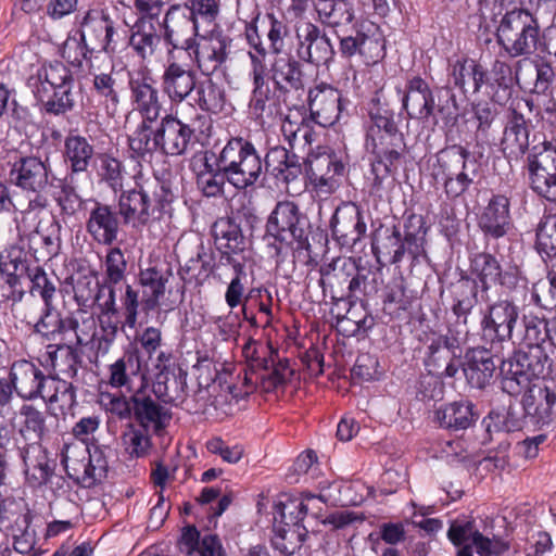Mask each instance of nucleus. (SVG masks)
<instances>
[{
  "label": "nucleus",
  "instance_id": "obj_1",
  "mask_svg": "<svg viewBox=\"0 0 556 556\" xmlns=\"http://www.w3.org/2000/svg\"><path fill=\"white\" fill-rule=\"evenodd\" d=\"M210 128L206 115L201 114L194 105L186 104L176 110V114H167L161 118L154 129L128 135V147L131 157L146 161L155 152L164 155L178 156L205 135Z\"/></svg>",
  "mask_w": 556,
  "mask_h": 556
},
{
  "label": "nucleus",
  "instance_id": "obj_2",
  "mask_svg": "<svg viewBox=\"0 0 556 556\" xmlns=\"http://www.w3.org/2000/svg\"><path fill=\"white\" fill-rule=\"evenodd\" d=\"M173 199L174 194L167 186L144 179L139 172L132 176V185H127L118 193V214L125 225L141 230L160 222Z\"/></svg>",
  "mask_w": 556,
  "mask_h": 556
},
{
  "label": "nucleus",
  "instance_id": "obj_3",
  "mask_svg": "<svg viewBox=\"0 0 556 556\" xmlns=\"http://www.w3.org/2000/svg\"><path fill=\"white\" fill-rule=\"evenodd\" d=\"M478 168V162L469 150L453 144L437 154L432 176L437 181L443 182L447 198H458L473 184Z\"/></svg>",
  "mask_w": 556,
  "mask_h": 556
},
{
  "label": "nucleus",
  "instance_id": "obj_4",
  "mask_svg": "<svg viewBox=\"0 0 556 556\" xmlns=\"http://www.w3.org/2000/svg\"><path fill=\"white\" fill-rule=\"evenodd\" d=\"M497 43L510 58L529 56L538 49V18L525 9L506 12L496 28Z\"/></svg>",
  "mask_w": 556,
  "mask_h": 556
},
{
  "label": "nucleus",
  "instance_id": "obj_5",
  "mask_svg": "<svg viewBox=\"0 0 556 556\" xmlns=\"http://www.w3.org/2000/svg\"><path fill=\"white\" fill-rule=\"evenodd\" d=\"M222 168L227 181L237 189H247L256 184L263 162L255 147L242 138H233L220 151Z\"/></svg>",
  "mask_w": 556,
  "mask_h": 556
},
{
  "label": "nucleus",
  "instance_id": "obj_6",
  "mask_svg": "<svg viewBox=\"0 0 556 556\" xmlns=\"http://www.w3.org/2000/svg\"><path fill=\"white\" fill-rule=\"evenodd\" d=\"M365 146L375 156L371 173L375 176V185L380 186L387 177L397 172L404 161L406 153L404 135L402 131H394L366 137Z\"/></svg>",
  "mask_w": 556,
  "mask_h": 556
},
{
  "label": "nucleus",
  "instance_id": "obj_7",
  "mask_svg": "<svg viewBox=\"0 0 556 556\" xmlns=\"http://www.w3.org/2000/svg\"><path fill=\"white\" fill-rule=\"evenodd\" d=\"M448 540L458 547L457 556H500L509 549V544L500 536L489 538L481 533L475 520H454L447 530Z\"/></svg>",
  "mask_w": 556,
  "mask_h": 556
},
{
  "label": "nucleus",
  "instance_id": "obj_8",
  "mask_svg": "<svg viewBox=\"0 0 556 556\" xmlns=\"http://www.w3.org/2000/svg\"><path fill=\"white\" fill-rule=\"evenodd\" d=\"M520 318L519 306L509 299H500L490 304L482 316L481 339L491 346L515 342V328Z\"/></svg>",
  "mask_w": 556,
  "mask_h": 556
},
{
  "label": "nucleus",
  "instance_id": "obj_9",
  "mask_svg": "<svg viewBox=\"0 0 556 556\" xmlns=\"http://www.w3.org/2000/svg\"><path fill=\"white\" fill-rule=\"evenodd\" d=\"M527 170L530 188L556 202V147L547 141L533 146L527 156Z\"/></svg>",
  "mask_w": 556,
  "mask_h": 556
},
{
  "label": "nucleus",
  "instance_id": "obj_10",
  "mask_svg": "<svg viewBox=\"0 0 556 556\" xmlns=\"http://www.w3.org/2000/svg\"><path fill=\"white\" fill-rule=\"evenodd\" d=\"M307 513V504L291 502L282 505L280 520L275 517L271 543L281 554L290 556L301 547L307 535V530L302 525Z\"/></svg>",
  "mask_w": 556,
  "mask_h": 556
},
{
  "label": "nucleus",
  "instance_id": "obj_11",
  "mask_svg": "<svg viewBox=\"0 0 556 556\" xmlns=\"http://www.w3.org/2000/svg\"><path fill=\"white\" fill-rule=\"evenodd\" d=\"M266 233L280 244L303 243L307 239V219L294 202H278L267 219ZM281 249L282 245L276 247V253Z\"/></svg>",
  "mask_w": 556,
  "mask_h": 556
},
{
  "label": "nucleus",
  "instance_id": "obj_12",
  "mask_svg": "<svg viewBox=\"0 0 556 556\" xmlns=\"http://www.w3.org/2000/svg\"><path fill=\"white\" fill-rule=\"evenodd\" d=\"M52 170L48 160L37 156H20L9 170L8 180L11 185L25 192L43 193L51 185Z\"/></svg>",
  "mask_w": 556,
  "mask_h": 556
},
{
  "label": "nucleus",
  "instance_id": "obj_13",
  "mask_svg": "<svg viewBox=\"0 0 556 556\" xmlns=\"http://www.w3.org/2000/svg\"><path fill=\"white\" fill-rule=\"evenodd\" d=\"M149 381L147 376L141 377V383L132 392L135 405L134 418L138 426L150 429L155 434H161L172 419L170 410L161 404L156 397L148 392Z\"/></svg>",
  "mask_w": 556,
  "mask_h": 556
},
{
  "label": "nucleus",
  "instance_id": "obj_14",
  "mask_svg": "<svg viewBox=\"0 0 556 556\" xmlns=\"http://www.w3.org/2000/svg\"><path fill=\"white\" fill-rule=\"evenodd\" d=\"M296 55L300 60L316 66L327 65L334 55L333 46L320 28L303 22L296 26Z\"/></svg>",
  "mask_w": 556,
  "mask_h": 556
},
{
  "label": "nucleus",
  "instance_id": "obj_15",
  "mask_svg": "<svg viewBox=\"0 0 556 556\" xmlns=\"http://www.w3.org/2000/svg\"><path fill=\"white\" fill-rule=\"evenodd\" d=\"M115 22L103 11L89 10L80 22V38L93 51L113 53L117 47Z\"/></svg>",
  "mask_w": 556,
  "mask_h": 556
},
{
  "label": "nucleus",
  "instance_id": "obj_16",
  "mask_svg": "<svg viewBox=\"0 0 556 556\" xmlns=\"http://www.w3.org/2000/svg\"><path fill=\"white\" fill-rule=\"evenodd\" d=\"M306 175L317 192L331 194L340 185V177L344 174V164L334 153L317 152L308 154Z\"/></svg>",
  "mask_w": 556,
  "mask_h": 556
},
{
  "label": "nucleus",
  "instance_id": "obj_17",
  "mask_svg": "<svg viewBox=\"0 0 556 556\" xmlns=\"http://www.w3.org/2000/svg\"><path fill=\"white\" fill-rule=\"evenodd\" d=\"M129 89L134 110L141 116V122L131 134L146 131L161 116L162 103L159 90L154 87L151 77L130 79Z\"/></svg>",
  "mask_w": 556,
  "mask_h": 556
},
{
  "label": "nucleus",
  "instance_id": "obj_18",
  "mask_svg": "<svg viewBox=\"0 0 556 556\" xmlns=\"http://www.w3.org/2000/svg\"><path fill=\"white\" fill-rule=\"evenodd\" d=\"M164 38L174 49L194 51L198 35L195 17L180 5H172L164 17Z\"/></svg>",
  "mask_w": 556,
  "mask_h": 556
},
{
  "label": "nucleus",
  "instance_id": "obj_19",
  "mask_svg": "<svg viewBox=\"0 0 556 556\" xmlns=\"http://www.w3.org/2000/svg\"><path fill=\"white\" fill-rule=\"evenodd\" d=\"M330 226L333 238L343 248H353L363 239L367 230L363 212L353 202H346L337 207Z\"/></svg>",
  "mask_w": 556,
  "mask_h": 556
},
{
  "label": "nucleus",
  "instance_id": "obj_20",
  "mask_svg": "<svg viewBox=\"0 0 556 556\" xmlns=\"http://www.w3.org/2000/svg\"><path fill=\"white\" fill-rule=\"evenodd\" d=\"M230 49V39L220 33H212L208 36H199L194 42V51H191L201 73L211 76L227 61Z\"/></svg>",
  "mask_w": 556,
  "mask_h": 556
},
{
  "label": "nucleus",
  "instance_id": "obj_21",
  "mask_svg": "<svg viewBox=\"0 0 556 556\" xmlns=\"http://www.w3.org/2000/svg\"><path fill=\"white\" fill-rule=\"evenodd\" d=\"M162 90L174 104L184 105V101L194 91L195 73L190 65L180 64L172 54L161 77Z\"/></svg>",
  "mask_w": 556,
  "mask_h": 556
},
{
  "label": "nucleus",
  "instance_id": "obj_22",
  "mask_svg": "<svg viewBox=\"0 0 556 556\" xmlns=\"http://www.w3.org/2000/svg\"><path fill=\"white\" fill-rule=\"evenodd\" d=\"M308 108L313 121L323 126H332L342 112V97L338 89L321 83L308 91Z\"/></svg>",
  "mask_w": 556,
  "mask_h": 556
},
{
  "label": "nucleus",
  "instance_id": "obj_23",
  "mask_svg": "<svg viewBox=\"0 0 556 556\" xmlns=\"http://www.w3.org/2000/svg\"><path fill=\"white\" fill-rule=\"evenodd\" d=\"M522 406L532 426L542 428L556 421V392L547 387L532 384L522 397Z\"/></svg>",
  "mask_w": 556,
  "mask_h": 556
},
{
  "label": "nucleus",
  "instance_id": "obj_24",
  "mask_svg": "<svg viewBox=\"0 0 556 556\" xmlns=\"http://www.w3.org/2000/svg\"><path fill=\"white\" fill-rule=\"evenodd\" d=\"M9 378L23 401H35L42 395L47 375L30 361L20 359L11 365Z\"/></svg>",
  "mask_w": 556,
  "mask_h": 556
},
{
  "label": "nucleus",
  "instance_id": "obj_25",
  "mask_svg": "<svg viewBox=\"0 0 556 556\" xmlns=\"http://www.w3.org/2000/svg\"><path fill=\"white\" fill-rule=\"evenodd\" d=\"M510 201L505 194H494L483 208L478 225L485 237L500 239L511 228Z\"/></svg>",
  "mask_w": 556,
  "mask_h": 556
},
{
  "label": "nucleus",
  "instance_id": "obj_26",
  "mask_svg": "<svg viewBox=\"0 0 556 556\" xmlns=\"http://www.w3.org/2000/svg\"><path fill=\"white\" fill-rule=\"evenodd\" d=\"M403 109L410 118L429 121L435 110L433 92L419 76L410 78L402 97Z\"/></svg>",
  "mask_w": 556,
  "mask_h": 556
},
{
  "label": "nucleus",
  "instance_id": "obj_27",
  "mask_svg": "<svg viewBox=\"0 0 556 556\" xmlns=\"http://www.w3.org/2000/svg\"><path fill=\"white\" fill-rule=\"evenodd\" d=\"M87 232L103 245H112L119 232V214L109 204L96 202L86 223Z\"/></svg>",
  "mask_w": 556,
  "mask_h": 556
},
{
  "label": "nucleus",
  "instance_id": "obj_28",
  "mask_svg": "<svg viewBox=\"0 0 556 556\" xmlns=\"http://www.w3.org/2000/svg\"><path fill=\"white\" fill-rule=\"evenodd\" d=\"M26 254L20 248L12 247L0 254V271L7 276V283L10 292L3 296L14 303L20 302L24 298L25 292L17 289L20 278L26 277L36 263H29Z\"/></svg>",
  "mask_w": 556,
  "mask_h": 556
},
{
  "label": "nucleus",
  "instance_id": "obj_29",
  "mask_svg": "<svg viewBox=\"0 0 556 556\" xmlns=\"http://www.w3.org/2000/svg\"><path fill=\"white\" fill-rule=\"evenodd\" d=\"M270 78L277 91L287 94L303 91L305 78L299 60L290 54L277 56L270 65Z\"/></svg>",
  "mask_w": 556,
  "mask_h": 556
},
{
  "label": "nucleus",
  "instance_id": "obj_30",
  "mask_svg": "<svg viewBox=\"0 0 556 556\" xmlns=\"http://www.w3.org/2000/svg\"><path fill=\"white\" fill-rule=\"evenodd\" d=\"M525 64H527V59L518 61L514 73L513 67L504 61L496 60L493 63L488 85L491 88L494 102L503 104L509 99L514 84H520L522 79Z\"/></svg>",
  "mask_w": 556,
  "mask_h": 556
},
{
  "label": "nucleus",
  "instance_id": "obj_31",
  "mask_svg": "<svg viewBox=\"0 0 556 556\" xmlns=\"http://www.w3.org/2000/svg\"><path fill=\"white\" fill-rule=\"evenodd\" d=\"M73 75L62 62L54 61L42 64L35 74L27 79V87L31 93L46 94L47 88L73 87Z\"/></svg>",
  "mask_w": 556,
  "mask_h": 556
},
{
  "label": "nucleus",
  "instance_id": "obj_32",
  "mask_svg": "<svg viewBox=\"0 0 556 556\" xmlns=\"http://www.w3.org/2000/svg\"><path fill=\"white\" fill-rule=\"evenodd\" d=\"M22 458L25 466L26 480L30 486H41L49 481L54 466L51 464L47 451L41 444H27L22 450Z\"/></svg>",
  "mask_w": 556,
  "mask_h": 556
},
{
  "label": "nucleus",
  "instance_id": "obj_33",
  "mask_svg": "<svg viewBox=\"0 0 556 556\" xmlns=\"http://www.w3.org/2000/svg\"><path fill=\"white\" fill-rule=\"evenodd\" d=\"M514 368L525 375L530 381L534 378H543L548 375L552 367V359L543 346H527V350H520L507 359Z\"/></svg>",
  "mask_w": 556,
  "mask_h": 556
},
{
  "label": "nucleus",
  "instance_id": "obj_34",
  "mask_svg": "<svg viewBox=\"0 0 556 556\" xmlns=\"http://www.w3.org/2000/svg\"><path fill=\"white\" fill-rule=\"evenodd\" d=\"M495 369L496 365L489 350L478 348L466 354L464 372L471 387L483 389L490 383Z\"/></svg>",
  "mask_w": 556,
  "mask_h": 556
},
{
  "label": "nucleus",
  "instance_id": "obj_35",
  "mask_svg": "<svg viewBox=\"0 0 556 556\" xmlns=\"http://www.w3.org/2000/svg\"><path fill=\"white\" fill-rule=\"evenodd\" d=\"M186 387V374L180 368H167L154 375L152 392L162 403L178 404L185 399Z\"/></svg>",
  "mask_w": 556,
  "mask_h": 556
},
{
  "label": "nucleus",
  "instance_id": "obj_36",
  "mask_svg": "<svg viewBox=\"0 0 556 556\" xmlns=\"http://www.w3.org/2000/svg\"><path fill=\"white\" fill-rule=\"evenodd\" d=\"M170 276L169 270H163L156 266L140 270L139 283L142 287V304L146 311H153L163 305L161 300L166 292Z\"/></svg>",
  "mask_w": 556,
  "mask_h": 556
},
{
  "label": "nucleus",
  "instance_id": "obj_37",
  "mask_svg": "<svg viewBox=\"0 0 556 556\" xmlns=\"http://www.w3.org/2000/svg\"><path fill=\"white\" fill-rule=\"evenodd\" d=\"M476 419L471 402L462 400L434 410V421L443 429L458 431L469 428Z\"/></svg>",
  "mask_w": 556,
  "mask_h": 556
},
{
  "label": "nucleus",
  "instance_id": "obj_38",
  "mask_svg": "<svg viewBox=\"0 0 556 556\" xmlns=\"http://www.w3.org/2000/svg\"><path fill=\"white\" fill-rule=\"evenodd\" d=\"M529 147V131L522 115L515 113L505 126L501 150L507 159H519Z\"/></svg>",
  "mask_w": 556,
  "mask_h": 556
},
{
  "label": "nucleus",
  "instance_id": "obj_39",
  "mask_svg": "<svg viewBox=\"0 0 556 556\" xmlns=\"http://www.w3.org/2000/svg\"><path fill=\"white\" fill-rule=\"evenodd\" d=\"M88 453L87 462H74L72 465L73 473L68 475L76 479L85 488H90L106 477L108 462L104 453L99 447H94L92 452L86 448Z\"/></svg>",
  "mask_w": 556,
  "mask_h": 556
},
{
  "label": "nucleus",
  "instance_id": "obj_40",
  "mask_svg": "<svg viewBox=\"0 0 556 556\" xmlns=\"http://www.w3.org/2000/svg\"><path fill=\"white\" fill-rule=\"evenodd\" d=\"M181 551L187 555L226 556L219 538L216 534H201L193 526L184 529L180 539Z\"/></svg>",
  "mask_w": 556,
  "mask_h": 556
},
{
  "label": "nucleus",
  "instance_id": "obj_41",
  "mask_svg": "<svg viewBox=\"0 0 556 556\" xmlns=\"http://www.w3.org/2000/svg\"><path fill=\"white\" fill-rule=\"evenodd\" d=\"M146 376L141 374V362L134 354H125L109 366V384L112 388H125L128 392L136 391L135 380Z\"/></svg>",
  "mask_w": 556,
  "mask_h": 556
},
{
  "label": "nucleus",
  "instance_id": "obj_42",
  "mask_svg": "<svg viewBox=\"0 0 556 556\" xmlns=\"http://www.w3.org/2000/svg\"><path fill=\"white\" fill-rule=\"evenodd\" d=\"M73 326H75V323L72 320V316L62 317L53 303H49V305L43 304L33 332L41 336L47 341H55L67 333Z\"/></svg>",
  "mask_w": 556,
  "mask_h": 556
},
{
  "label": "nucleus",
  "instance_id": "obj_43",
  "mask_svg": "<svg viewBox=\"0 0 556 556\" xmlns=\"http://www.w3.org/2000/svg\"><path fill=\"white\" fill-rule=\"evenodd\" d=\"M20 435L27 444H41L43 438L49 433L47 415L33 404H23L20 408Z\"/></svg>",
  "mask_w": 556,
  "mask_h": 556
},
{
  "label": "nucleus",
  "instance_id": "obj_44",
  "mask_svg": "<svg viewBox=\"0 0 556 556\" xmlns=\"http://www.w3.org/2000/svg\"><path fill=\"white\" fill-rule=\"evenodd\" d=\"M94 155L93 146L80 135H71L64 141V157L72 173L86 172Z\"/></svg>",
  "mask_w": 556,
  "mask_h": 556
},
{
  "label": "nucleus",
  "instance_id": "obj_45",
  "mask_svg": "<svg viewBox=\"0 0 556 556\" xmlns=\"http://www.w3.org/2000/svg\"><path fill=\"white\" fill-rule=\"evenodd\" d=\"M249 108L253 116L260 119L262 124H265L277 113L274 94L266 78L253 80Z\"/></svg>",
  "mask_w": 556,
  "mask_h": 556
},
{
  "label": "nucleus",
  "instance_id": "obj_46",
  "mask_svg": "<svg viewBox=\"0 0 556 556\" xmlns=\"http://www.w3.org/2000/svg\"><path fill=\"white\" fill-rule=\"evenodd\" d=\"M314 5L321 23L330 27L348 25L354 18L349 0H315Z\"/></svg>",
  "mask_w": 556,
  "mask_h": 556
},
{
  "label": "nucleus",
  "instance_id": "obj_47",
  "mask_svg": "<svg viewBox=\"0 0 556 556\" xmlns=\"http://www.w3.org/2000/svg\"><path fill=\"white\" fill-rule=\"evenodd\" d=\"M160 42L161 38L150 21L141 18L135 24L129 45L141 59L152 56Z\"/></svg>",
  "mask_w": 556,
  "mask_h": 556
},
{
  "label": "nucleus",
  "instance_id": "obj_48",
  "mask_svg": "<svg viewBox=\"0 0 556 556\" xmlns=\"http://www.w3.org/2000/svg\"><path fill=\"white\" fill-rule=\"evenodd\" d=\"M427 226L422 215L410 214L404 222L403 239L407 247V253L413 260L426 254L425 243L427 235Z\"/></svg>",
  "mask_w": 556,
  "mask_h": 556
},
{
  "label": "nucleus",
  "instance_id": "obj_49",
  "mask_svg": "<svg viewBox=\"0 0 556 556\" xmlns=\"http://www.w3.org/2000/svg\"><path fill=\"white\" fill-rule=\"evenodd\" d=\"M39 399L50 405L71 407L76 402V392L73 384L66 379L47 375L45 389Z\"/></svg>",
  "mask_w": 556,
  "mask_h": 556
},
{
  "label": "nucleus",
  "instance_id": "obj_50",
  "mask_svg": "<svg viewBox=\"0 0 556 556\" xmlns=\"http://www.w3.org/2000/svg\"><path fill=\"white\" fill-rule=\"evenodd\" d=\"M98 160V176L100 181L104 182L114 194H118L128 185L125 184V166L122 161L109 153L99 154Z\"/></svg>",
  "mask_w": 556,
  "mask_h": 556
},
{
  "label": "nucleus",
  "instance_id": "obj_51",
  "mask_svg": "<svg viewBox=\"0 0 556 556\" xmlns=\"http://www.w3.org/2000/svg\"><path fill=\"white\" fill-rule=\"evenodd\" d=\"M265 165L271 167L276 175H282L286 181L295 179L301 172L296 155L280 146H276L267 152Z\"/></svg>",
  "mask_w": 556,
  "mask_h": 556
},
{
  "label": "nucleus",
  "instance_id": "obj_52",
  "mask_svg": "<svg viewBox=\"0 0 556 556\" xmlns=\"http://www.w3.org/2000/svg\"><path fill=\"white\" fill-rule=\"evenodd\" d=\"M47 89L46 94L33 93L36 100L41 104V111L51 115H61L73 110L75 101L72 87Z\"/></svg>",
  "mask_w": 556,
  "mask_h": 556
},
{
  "label": "nucleus",
  "instance_id": "obj_53",
  "mask_svg": "<svg viewBox=\"0 0 556 556\" xmlns=\"http://www.w3.org/2000/svg\"><path fill=\"white\" fill-rule=\"evenodd\" d=\"M522 330L515 334V340H519L526 346H542V343L548 338L547 321L533 312L521 315Z\"/></svg>",
  "mask_w": 556,
  "mask_h": 556
},
{
  "label": "nucleus",
  "instance_id": "obj_54",
  "mask_svg": "<svg viewBox=\"0 0 556 556\" xmlns=\"http://www.w3.org/2000/svg\"><path fill=\"white\" fill-rule=\"evenodd\" d=\"M215 239L226 253H239L244 250V236L241 228L230 218H220L213 226Z\"/></svg>",
  "mask_w": 556,
  "mask_h": 556
},
{
  "label": "nucleus",
  "instance_id": "obj_55",
  "mask_svg": "<svg viewBox=\"0 0 556 556\" xmlns=\"http://www.w3.org/2000/svg\"><path fill=\"white\" fill-rule=\"evenodd\" d=\"M456 346V340L446 336H439L432 339L428 345L426 361L429 371L440 374V369L443 368L444 364L454 359Z\"/></svg>",
  "mask_w": 556,
  "mask_h": 556
},
{
  "label": "nucleus",
  "instance_id": "obj_56",
  "mask_svg": "<svg viewBox=\"0 0 556 556\" xmlns=\"http://www.w3.org/2000/svg\"><path fill=\"white\" fill-rule=\"evenodd\" d=\"M195 102L201 110L211 113L223 111L225 104L224 90L211 78L195 83Z\"/></svg>",
  "mask_w": 556,
  "mask_h": 556
},
{
  "label": "nucleus",
  "instance_id": "obj_57",
  "mask_svg": "<svg viewBox=\"0 0 556 556\" xmlns=\"http://www.w3.org/2000/svg\"><path fill=\"white\" fill-rule=\"evenodd\" d=\"M48 355L55 371L66 378H74L78 372L79 356L68 345H49Z\"/></svg>",
  "mask_w": 556,
  "mask_h": 556
},
{
  "label": "nucleus",
  "instance_id": "obj_58",
  "mask_svg": "<svg viewBox=\"0 0 556 556\" xmlns=\"http://www.w3.org/2000/svg\"><path fill=\"white\" fill-rule=\"evenodd\" d=\"M472 273L478 277L482 291H488L491 283H495L501 274V264L490 253H477L471 260Z\"/></svg>",
  "mask_w": 556,
  "mask_h": 556
},
{
  "label": "nucleus",
  "instance_id": "obj_59",
  "mask_svg": "<svg viewBox=\"0 0 556 556\" xmlns=\"http://www.w3.org/2000/svg\"><path fill=\"white\" fill-rule=\"evenodd\" d=\"M149 431L151 430L131 424L127 427L122 439L125 451L130 457L139 458L148 455L152 446Z\"/></svg>",
  "mask_w": 556,
  "mask_h": 556
},
{
  "label": "nucleus",
  "instance_id": "obj_60",
  "mask_svg": "<svg viewBox=\"0 0 556 556\" xmlns=\"http://www.w3.org/2000/svg\"><path fill=\"white\" fill-rule=\"evenodd\" d=\"M93 90L102 99L108 113L114 114L119 104L116 79L111 74H98L93 77Z\"/></svg>",
  "mask_w": 556,
  "mask_h": 556
},
{
  "label": "nucleus",
  "instance_id": "obj_61",
  "mask_svg": "<svg viewBox=\"0 0 556 556\" xmlns=\"http://www.w3.org/2000/svg\"><path fill=\"white\" fill-rule=\"evenodd\" d=\"M359 46V55L364 58L366 64L377 63L384 56V40L379 34H377L372 24H370V27L366 29V31L364 30V25L362 24Z\"/></svg>",
  "mask_w": 556,
  "mask_h": 556
},
{
  "label": "nucleus",
  "instance_id": "obj_62",
  "mask_svg": "<svg viewBox=\"0 0 556 556\" xmlns=\"http://www.w3.org/2000/svg\"><path fill=\"white\" fill-rule=\"evenodd\" d=\"M536 249L547 257L556 256V214L544 216L536 229Z\"/></svg>",
  "mask_w": 556,
  "mask_h": 556
},
{
  "label": "nucleus",
  "instance_id": "obj_63",
  "mask_svg": "<svg viewBox=\"0 0 556 556\" xmlns=\"http://www.w3.org/2000/svg\"><path fill=\"white\" fill-rule=\"evenodd\" d=\"M369 117L370 125L367 128L366 137L401 131L394 121V113L389 109L374 105L369 111Z\"/></svg>",
  "mask_w": 556,
  "mask_h": 556
},
{
  "label": "nucleus",
  "instance_id": "obj_64",
  "mask_svg": "<svg viewBox=\"0 0 556 556\" xmlns=\"http://www.w3.org/2000/svg\"><path fill=\"white\" fill-rule=\"evenodd\" d=\"M489 419L494 421V426L498 430H504L506 432L521 430L525 424L529 422L523 408L520 409L515 405H509L503 414L490 413Z\"/></svg>",
  "mask_w": 556,
  "mask_h": 556
}]
</instances>
